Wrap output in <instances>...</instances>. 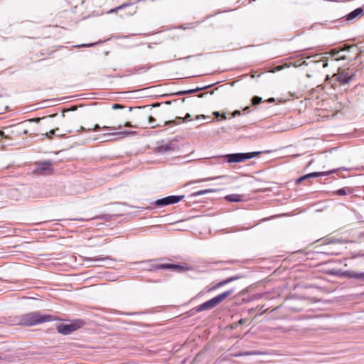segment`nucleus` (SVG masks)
<instances>
[{
    "mask_svg": "<svg viewBox=\"0 0 364 364\" xmlns=\"http://www.w3.org/2000/svg\"><path fill=\"white\" fill-rule=\"evenodd\" d=\"M262 101V98L259 97H255L252 99V105H258Z\"/></svg>",
    "mask_w": 364,
    "mask_h": 364,
    "instance_id": "obj_19",
    "label": "nucleus"
},
{
    "mask_svg": "<svg viewBox=\"0 0 364 364\" xmlns=\"http://www.w3.org/2000/svg\"><path fill=\"white\" fill-rule=\"evenodd\" d=\"M113 107L114 109H117V108H121V107H122V106H121V105H118V104H115V105H113V107Z\"/></svg>",
    "mask_w": 364,
    "mask_h": 364,
    "instance_id": "obj_29",
    "label": "nucleus"
},
{
    "mask_svg": "<svg viewBox=\"0 0 364 364\" xmlns=\"http://www.w3.org/2000/svg\"><path fill=\"white\" fill-rule=\"evenodd\" d=\"M154 268L156 269H171L177 270L179 272L185 270V268L183 267L178 265V264H156Z\"/></svg>",
    "mask_w": 364,
    "mask_h": 364,
    "instance_id": "obj_9",
    "label": "nucleus"
},
{
    "mask_svg": "<svg viewBox=\"0 0 364 364\" xmlns=\"http://www.w3.org/2000/svg\"><path fill=\"white\" fill-rule=\"evenodd\" d=\"M240 114V111H235V112H234V115H235V114Z\"/></svg>",
    "mask_w": 364,
    "mask_h": 364,
    "instance_id": "obj_36",
    "label": "nucleus"
},
{
    "mask_svg": "<svg viewBox=\"0 0 364 364\" xmlns=\"http://www.w3.org/2000/svg\"><path fill=\"white\" fill-rule=\"evenodd\" d=\"M214 114H215L216 116H218L219 113L218 112H215Z\"/></svg>",
    "mask_w": 364,
    "mask_h": 364,
    "instance_id": "obj_39",
    "label": "nucleus"
},
{
    "mask_svg": "<svg viewBox=\"0 0 364 364\" xmlns=\"http://www.w3.org/2000/svg\"><path fill=\"white\" fill-rule=\"evenodd\" d=\"M23 123H21L19 126V128L21 129L22 132L23 134H26L28 133V131L26 129H22V127H23Z\"/></svg>",
    "mask_w": 364,
    "mask_h": 364,
    "instance_id": "obj_23",
    "label": "nucleus"
},
{
    "mask_svg": "<svg viewBox=\"0 0 364 364\" xmlns=\"http://www.w3.org/2000/svg\"><path fill=\"white\" fill-rule=\"evenodd\" d=\"M339 80H340L341 82H342L343 83H346V82H348V80H343V78H341V79L339 78Z\"/></svg>",
    "mask_w": 364,
    "mask_h": 364,
    "instance_id": "obj_31",
    "label": "nucleus"
},
{
    "mask_svg": "<svg viewBox=\"0 0 364 364\" xmlns=\"http://www.w3.org/2000/svg\"><path fill=\"white\" fill-rule=\"evenodd\" d=\"M4 136V132L0 131V139H1Z\"/></svg>",
    "mask_w": 364,
    "mask_h": 364,
    "instance_id": "obj_34",
    "label": "nucleus"
},
{
    "mask_svg": "<svg viewBox=\"0 0 364 364\" xmlns=\"http://www.w3.org/2000/svg\"><path fill=\"white\" fill-rule=\"evenodd\" d=\"M85 323V321L82 319H75L70 323H60L58 325L56 329L60 334L68 335L82 328Z\"/></svg>",
    "mask_w": 364,
    "mask_h": 364,
    "instance_id": "obj_3",
    "label": "nucleus"
},
{
    "mask_svg": "<svg viewBox=\"0 0 364 364\" xmlns=\"http://www.w3.org/2000/svg\"><path fill=\"white\" fill-rule=\"evenodd\" d=\"M141 118L144 119H148L147 122H140L138 124L132 125L130 122H126L124 124V127H141V128H146L148 126H151V127H154L155 126L152 124L155 122V119L151 116L147 115H141Z\"/></svg>",
    "mask_w": 364,
    "mask_h": 364,
    "instance_id": "obj_6",
    "label": "nucleus"
},
{
    "mask_svg": "<svg viewBox=\"0 0 364 364\" xmlns=\"http://www.w3.org/2000/svg\"><path fill=\"white\" fill-rule=\"evenodd\" d=\"M216 190L215 189H204V190H201V191H198L196 193H194L193 195L194 196H202V195H204V194H206V193H213V192H215Z\"/></svg>",
    "mask_w": 364,
    "mask_h": 364,
    "instance_id": "obj_14",
    "label": "nucleus"
},
{
    "mask_svg": "<svg viewBox=\"0 0 364 364\" xmlns=\"http://www.w3.org/2000/svg\"><path fill=\"white\" fill-rule=\"evenodd\" d=\"M335 171H336L335 170H331V171H329L313 172V173H308V174L304 175V176L300 177L299 178H298L297 181H296V183H299L302 181H304V180H305V179H306L308 178L327 176V175H328L330 173H334Z\"/></svg>",
    "mask_w": 364,
    "mask_h": 364,
    "instance_id": "obj_8",
    "label": "nucleus"
},
{
    "mask_svg": "<svg viewBox=\"0 0 364 364\" xmlns=\"http://www.w3.org/2000/svg\"><path fill=\"white\" fill-rule=\"evenodd\" d=\"M336 193L339 196H345L346 195V191L344 188H341L336 191Z\"/></svg>",
    "mask_w": 364,
    "mask_h": 364,
    "instance_id": "obj_21",
    "label": "nucleus"
},
{
    "mask_svg": "<svg viewBox=\"0 0 364 364\" xmlns=\"http://www.w3.org/2000/svg\"><path fill=\"white\" fill-rule=\"evenodd\" d=\"M282 68V66L278 67V70H281Z\"/></svg>",
    "mask_w": 364,
    "mask_h": 364,
    "instance_id": "obj_40",
    "label": "nucleus"
},
{
    "mask_svg": "<svg viewBox=\"0 0 364 364\" xmlns=\"http://www.w3.org/2000/svg\"><path fill=\"white\" fill-rule=\"evenodd\" d=\"M100 129V127L98 124L95 125V128H94L95 131L99 130Z\"/></svg>",
    "mask_w": 364,
    "mask_h": 364,
    "instance_id": "obj_30",
    "label": "nucleus"
},
{
    "mask_svg": "<svg viewBox=\"0 0 364 364\" xmlns=\"http://www.w3.org/2000/svg\"><path fill=\"white\" fill-rule=\"evenodd\" d=\"M159 149L162 151H167L173 150V148L171 146V144H166L159 146Z\"/></svg>",
    "mask_w": 364,
    "mask_h": 364,
    "instance_id": "obj_16",
    "label": "nucleus"
},
{
    "mask_svg": "<svg viewBox=\"0 0 364 364\" xmlns=\"http://www.w3.org/2000/svg\"><path fill=\"white\" fill-rule=\"evenodd\" d=\"M363 10L362 8H358L353 11L352 12H350L349 14H348L346 16V19L348 21L353 20L354 18L359 16L363 13Z\"/></svg>",
    "mask_w": 364,
    "mask_h": 364,
    "instance_id": "obj_12",
    "label": "nucleus"
},
{
    "mask_svg": "<svg viewBox=\"0 0 364 364\" xmlns=\"http://www.w3.org/2000/svg\"><path fill=\"white\" fill-rule=\"evenodd\" d=\"M259 154V151H254L250 153H236L227 154L225 156V157L228 163H240L245 160L254 158L258 156Z\"/></svg>",
    "mask_w": 364,
    "mask_h": 364,
    "instance_id": "obj_4",
    "label": "nucleus"
},
{
    "mask_svg": "<svg viewBox=\"0 0 364 364\" xmlns=\"http://www.w3.org/2000/svg\"><path fill=\"white\" fill-rule=\"evenodd\" d=\"M128 6V4H124L121 5V6H119L117 7V8H116V9H112V10L109 11V13L114 12V11H117V10L122 9L125 8V7H126V6Z\"/></svg>",
    "mask_w": 364,
    "mask_h": 364,
    "instance_id": "obj_20",
    "label": "nucleus"
},
{
    "mask_svg": "<svg viewBox=\"0 0 364 364\" xmlns=\"http://www.w3.org/2000/svg\"><path fill=\"white\" fill-rule=\"evenodd\" d=\"M227 284H228V282H227L226 279L223 280V281L220 282L219 283H218L217 284H215V286H213V287H211L210 289V291L215 290V289H216L220 287H223Z\"/></svg>",
    "mask_w": 364,
    "mask_h": 364,
    "instance_id": "obj_17",
    "label": "nucleus"
},
{
    "mask_svg": "<svg viewBox=\"0 0 364 364\" xmlns=\"http://www.w3.org/2000/svg\"><path fill=\"white\" fill-rule=\"evenodd\" d=\"M52 320L53 318L50 315L41 314L38 311H33L21 316L18 323L19 325L31 326L51 321Z\"/></svg>",
    "mask_w": 364,
    "mask_h": 364,
    "instance_id": "obj_1",
    "label": "nucleus"
},
{
    "mask_svg": "<svg viewBox=\"0 0 364 364\" xmlns=\"http://www.w3.org/2000/svg\"><path fill=\"white\" fill-rule=\"evenodd\" d=\"M260 354L258 351H246L237 355V356L257 355Z\"/></svg>",
    "mask_w": 364,
    "mask_h": 364,
    "instance_id": "obj_15",
    "label": "nucleus"
},
{
    "mask_svg": "<svg viewBox=\"0 0 364 364\" xmlns=\"http://www.w3.org/2000/svg\"><path fill=\"white\" fill-rule=\"evenodd\" d=\"M102 129H112V130H115V129H117L115 127H106V126H104V127H102Z\"/></svg>",
    "mask_w": 364,
    "mask_h": 364,
    "instance_id": "obj_27",
    "label": "nucleus"
},
{
    "mask_svg": "<svg viewBox=\"0 0 364 364\" xmlns=\"http://www.w3.org/2000/svg\"><path fill=\"white\" fill-rule=\"evenodd\" d=\"M235 279H236L235 277H229V278L226 279L228 284L235 280Z\"/></svg>",
    "mask_w": 364,
    "mask_h": 364,
    "instance_id": "obj_26",
    "label": "nucleus"
},
{
    "mask_svg": "<svg viewBox=\"0 0 364 364\" xmlns=\"http://www.w3.org/2000/svg\"><path fill=\"white\" fill-rule=\"evenodd\" d=\"M225 199L229 202H240L244 200V196L240 194H230L226 196Z\"/></svg>",
    "mask_w": 364,
    "mask_h": 364,
    "instance_id": "obj_11",
    "label": "nucleus"
},
{
    "mask_svg": "<svg viewBox=\"0 0 364 364\" xmlns=\"http://www.w3.org/2000/svg\"><path fill=\"white\" fill-rule=\"evenodd\" d=\"M191 117V115L189 114H187L185 117V120H187L188 118Z\"/></svg>",
    "mask_w": 364,
    "mask_h": 364,
    "instance_id": "obj_32",
    "label": "nucleus"
},
{
    "mask_svg": "<svg viewBox=\"0 0 364 364\" xmlns=\"http://www.w3.org/2000/svg\"><path fill=\"white\" fill-rule=\"evenodd\" d=\"M244 323H245V320L244 319H240L239 321V323L241 324V325L243 324Z\"/></svg>",
    "mask_w": 364,
    "mask_h": 364,
    "instance_id": "obj_33",
    "label": "nucleus"
},
{
    "mask_svg": "<svg viewBox=\"0 0 364 364\" xmlns=\"http://www.w3.org/2000/svg\"><path fill=\"white\" fill-rule=\"evenodd\" d=\"M233 292H234L233 289H230L228 291H226L212 298L211 299L198 306L196 308V311L200 312L203 311L209 310V309H212L215 308L220 303L223 301L226 298H228L229 296H230Z\"/></svg>",
    "mask_w": 364,
    "mask_h": 364,
    "instance_id": "obj_2",
    "label": "nucleus"
},
{
    "mask_svg": "<svg viewBox=\"0 0 364 364\" xmlns=\"http://www.w3.org/2000/svg\"><path fill=\"white\" fill-rule=\"evenodd\" d=\"M136 134V132H134V131H122V132L105 134L103 136H115V135H117V136H119L120 138H124V137H125L127 136L133 135V134Z\"/></svg>",
    "mask_w": 364,
    "mask_h": 364,
    "instance_id": "obj_10",
    "label": "nucleus"
},
{
    "mask_svg": "<svg viewBox=\"0 0 364 364\" xmlns=\"http://www.w3.org/2000/svg\"><path fill=\"white\" fill-rule=\"evenodd\" d=\"M223 177H225V176H218V177H212V178H204V179L200 180L199 181H210V180H214V179H217V178H223Z\"/></svg>",
    "mask_w": 364,
    "mask_h": 364,
    "instance_id": "obj_22",
    "label": "nucleus"
},
{
    "mask_svg": "<svg viewBox=\"0 0 364 364\" xmlns=\"http://www.w3.org/2000/svg\"><path fill=\"white\" fill-rule=\"evenodd\" d=\"M200 89H196V90H188V91H185L183 92V93H193V92H196L197 90H199Z\"/></svg>",
    "mask_w": 364,
    "mask_h": 364,
    "instance_id": "obj_25",
    "label": "nucleus"
},
{
    "mask_svg": "<svg viewBox=\"0 0 364 364\" xmlns=\"http://www.w3.org/2000/svg\"><path fill=\"white\" fill-rule=\"evenodd\" d=\"M58 130V129H51L49 132L46 134V136L50 139L53 135L55 134V132Z\"/></svg>",
    "mask_w": 364,
    "mask_h": 364,
    "instance_id": "obj_18",
    "label": "nucleus"
},
{
    "mask_svg": "<svg viewBox=\"0 0 364 364\" xmlns=\"http://www.w3.org/2000/svg\"><path fill=\"white\" fill-rule=\"evenodd\" d=\"M183 198L184 196H170L156 200L155 205L156 206H166L178 203Z\"/></svg>",
    "mask_w": 364,
    "mask_h": 364,
    "instance_id": "obj_5",
    "label": "nucleus"
},
{
    "mask_svg": "<svg viewBox=\"0 0 364 364\" xmlns=\"http://www.w3.org/2000/svg\"><path fill=\"white\" fill-rule=\"evenodd\" d=\"M200 117H202V118L205 119V115H202V116H197V117H196V118H197V119H199Z\"/></svg>",
    "mask_w": 364,
    "mask_h": 364,
    "instance_id": "obj_35",
    "label": "nucleus"
},
{
    "mask_svg": "<svg viewBox=\"0 0 364 364\" xmlns=\"http://www.w3.org/2000/svg\"><path fill=\"white\" fill-rule=\"evenodd\" d=\"M222 119H226V117H225V114H223V115L222 116Z\"/></svg>",
    "mask_w": 364,
    "mask_h": 364,
    "instance_id": "obj_38",
    "label": "nucleus"
},
{
    "mask_svg": "<svg viewBox=\"0 0 364 364\" xmlns=\"http://www.w3.org/2000/svg\"><path fill=\"white\" fill-rule=\"evenodd\" d=\"M38 174H50L53 172L52 163L50 161H44L39 164L36 169Z\"/></svg>",
    "mask_w": 364,
    "mask_h": 364,
    "instance_id": "obj_7",
    "label": "nucleus"
},
{
    "mask_svg": "<svg viewBox=\"0 0 364 364\" xmlns=\"http://www.w3.org/2000/svg\"><path fill=\"white\" fill-rule=\"evenodd\" d=\"M269 102H274V98H270L268 100Z\"/></svg>",
    "mask_w": 364,
    "mask_h": 364,
    "instance_id": "obj_37",
    "label": "nucleus"
},
{
    "mask_svg": "<svg viewBox=\"0 0 364 364\" xmlns=\"http://www.w3.org/2000/svg\"><path fill=\"white\" fill-rule=\"evenodd\" d=\"M94 44H82V45H80L79 46L80 47H89V46H93Z\"/></svg>",
    "mask_w": 364,
    "mask_h": 364,
    "instance_id": "obj_28",
    "label": "nucleus"
},
{
    "mask_svg": "<svg viewBox=\"0 0 364 364\" xmlns=\"http://www.w3.org/2000/svg\"><path fill=\"white\" fill-rule=\"evenodd\" d=\"M109 259V257H86L85 259V261H87V262H102V261H105L106 259Z\"/></svg>",
    "mask_w": 364,
    "mask_h": 364,
    "instance_id": "obj_13",
    "label": "nucleus"
},
{
    "mask_svg": "<svg viewBox=\"0 0 364 364\" xmlns=\"http://www.w3.org/2000/svg\"><path fill=\"white\" fill-rule=\"evenodd\" d=\"M41 120L40 118H34V119H30L28 120V122H38L39 121Z\"/></svg>",
    "mask_w": 364,
    "mask_h": 364,
    "instance_id": "obj_24",
    "label": "nucleus"
}]
</instances>
